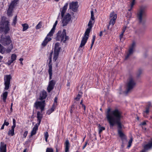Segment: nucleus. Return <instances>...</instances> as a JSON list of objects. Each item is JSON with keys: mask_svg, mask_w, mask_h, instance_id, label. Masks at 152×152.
Listing matches in <instances>:
<instances>
[{"mask_svg": "<svg viewBox=\"0 0 152 152\" xmlns=\"http://www.w3.org/2000/svg\"><path fill=\"white\" fill-rule=\"evenodd\" d=\"M106 117L110 126H113L117 124L118 126V134L122 141L126 140V138L124 134L122 132V128L120 119L122 117L121 113L118 110L115 109L110 111V109L107 110Z\"/></svg>", "mask_w": 152, "mask_h": 152, "instance_id": "f257e3e1", "label": "nucleus"}, {"mask_svg": "<svg viewBox=\"0 0 152 152\" xmlns=\"http://www.w3.org/2000/svg\"><path fill=\"white\" fill-rule=\"evenodd\" d=\"M91 19L89 22L88 24V27L87 28L86 31L84 36L83 37L79 47V49L82 48L83 47L86 43L87 40L88 39L89 35V34L90 32L91 29L93 26V25L94 22L93 21L94 20V14L93 10L91 12Z\"/></svg>", "mask_w": 152, "mask_h": 152, "instance_id": "f03ea898", "label": "nucleus"}, {"mask_svg": "<svg viewBox=\"0 0 152 152\" xmlns=\"http://www.w3.org/2000/svg\"><path fill=\"white\" fill-rule=\"evenodd\" d=\"M68 5V3H65L62 8L60 9V11L61 12V15L62 18V23L63 26H66L71 20V16L69 13H68L64 16V14L67 9Z\"/></svg>", "mask_w": 152, "mask_h": 152, "instance_id": "7ed1b4c3", "label": "nucleus"}, {"mask_svg": "<svg viewBox=\"0 0 152 152\" xmlns=\"http://www.w3.org/2000/svg\"><path fill=\"white\" fill-rule=\"evenodd\" d=\"M146 7L145 6H141L137 10V17L139 22H141L143 19L146 16Z\"/></svg>", "mask_w": 152, "mask_h": 152, "instance_id": "20e7f679", "label": "nucleus"}, {"mask_svg": "<svg viewBox=\"0 0 152 152\" xmlns=\"http://www.w3.org/2000/svg\"><path fill=\"white\" fill-rule=\"evenodd\" d=\"M136 83L133 77H130L127 80L126 84L125 93L127 94L131 91L134 87Z\"/></svg>", "mask_w": 152, "mask_h": 152, "instance_id": "39448f33", "label": "nucleus"}, {"mask_svg": "<svg viewBox=\"0 0 152 152\" xmlns=\"http://www.w3.org/2000/svg\"><path fill=\"white\" fill-rule=\"evenodd\" d=\"M69 39V37L66 36L65 30L64 29L62 31H59L56 34V40L57 41L65 43Z\"/></svg>", "mask_w": 152, "mask_h": 152, "instance_id": "423d86ee", "label": "nucleus"}, {"mask_svg": "<svg viewBox=\"0 0 152 152\" xmlns=\"http://www.w3.org/2000/svg\"><path fill=\"white\" fill-rule=\"evenodd\" d=\"M0 43L4 46H8L12 44L10 37L9 36H1L0 40Z\"/></svg>", "mask_w": 152, "mask_h": 152, "instance_id": "0eeeda50", "label": "nucleus"}, {"mask_svg": "<svg viewBox=\"0 0 152 152\" xmlns=\"http://www.w3.org/2000/svg\"><path fill=\"white\" fill-rule=\"evenodd\" d=\"M6 18L3 17H2V20L3 23V27L0 28V31L2 30L6 34L10 30L9 28V22L8 20H6L4 22H3V20H5Z\"/></svg>", "mask_w": 152, "mask_h": 152, "instance_id": "6e6552de", "label": "nucleus"}, {"mask_svg": "<svg viewBox=\"0 0 152 152\" xmlns=\"http://www.w3.org/2000/svg\"><path fill=\"white\" fill-rule=\"evenodd\" d=\"M13 48V44H11L6 49L0 44V53L2 54L9 53L11 52Z\"/></svg>", "mask_w": 152, "mask_h": 152, "instance_id": "1a4fd4ad", "label": "nucleus"}, {"mask_svg": "<svg viewBox=\"0 0 152 152\" xmlns=\"http://www.w3.org/2000/svg\"><path fill=\"white\" fill-rule=\"evenodd\" d=\"M59 43H56L55 44L54 47V52L53 57V60L56 61L58 57L59 52L61 48Z\"/></svg>", "mask_w": 152, "mask_h": 152, "instance_id": "9d476101", "label": "nucleus"}, {"mask_svg": "<svg viewBox=\"0 0 152 152\" xmlns=\"http://www.w3.org/2000/svg\"><path fill=\"white\" fill-rule=\"evenodd\" d=\"M11 77L10 75H6L4 76V85H5L4 89L7 90L9 89L10 84V81Z\"/></svg>", "mask_w": 152, "mask_h": 152, "instance_id": "9b49d317", "label": "nucleus"}, {"mask_svg": "<svg viewBox=\"0 0 152 152\" xmlns=\"http://www.w3.org/2000/svg\"><path fill=\"white\" fill-rule=\"evenodd\" d=\"M117 18V15L114 12H113L110 14V21L109 23L110 25L113 26L114 25Z\"/></svg>", "mask_w": 152, "mask_h": 152, "instance_id": "f8f14e48", "label": "nucleus"}, {"mask_svg": "<svg viewBox=\"0 0 152 152\" xmlns=\"http://www.w3.org/2000/svg\"><path fill=\"white\" fill-rule=\"evenodd\" d=\"M45 101H37L35 103L34 106L36 109H40L41 111H42L43 110L45 107Z\"/></svg>", "mask_w": 152, "mask_h": 152, "instance_id": "ddd939ff", "label": "nucleus"}, {"mask_svg": "<svg viewBox=\"0 0 152 152\" xmlns=\"http://www.w3.org/2000/svg\"><path fill=\"white\" fill-rule=\"evenodd\" d=\"M135 43L134 42H133L129 50L127 53L125 59H127L133 53L134 48L135 46Z\"/></svg>", "mask_w": 152, "mask_h": 152, "instance_id": "4468645a", "label": "nucleus"}, {"mask_svg": "<svg viewBox=\"0 0 152 152\" xmlns=\"http://www.w3.org/2000/svg\"><path fill=\"white\" fill-rule=\"evenodd\" d=\"M55 84V81L53 80L49 82L48 86L47 88L48 92H50L53 89Z\"/></svg>", "mask_w": 152, "mask_h": 152, "instance_id": "2eb2a0df", "label": "nucleus"}, {"mask_svg": "<svg viewBox=\"0 0 152 152\" xmlns=\"http://www.w3.org/2000/svg\"><path fill=\"white\" fill-rule=\"evenodd\" d=\"M69 9L74 12H76L78 8L77 2H72L69 4Z\"/></svg>", "mask_w": 152, "mask_h": 152, "instance_id": "dca6fc26", "label": "nucleus"}, {"mask_svg": "<svg viewBox=\"0 0 152 152\" xmlns=\"http://www.w3.org/2000/svg\"><path fill=\"white\" fill-rule=\"evenodd\" d=\"M53 35H48V34H47V37H46L44 40L43 42L42 45L43 46H45L47 44L48 42L51 40V38L50 37Z\"/></svg>", "mask_w": 152, "mask_h": 152, "instance_id": "f3484780", "label": "nucleus"}, {"mask_svg": "<svg viewBox=\"0 0 152 152\" xmlns=\"http://www.w3.org/2000/svg\"><path fill=\"white\" fill-rule=\"evenodd\" d=\"M51 58L50 59V61L48 64L49 69L48 70V73L49 75V79L51 80L52 78V64H51Z\"/></svg>", "mask_w": 152, "mask_h": 152, "instance_id": "a211bd4d", "label": "nucleus"}, {"mask_svg": "<svg viewBox=\"0 0 152 152\" xmlns=\"http://www.w3.org/2000/svg\"><path fill=\"white\" fill-rule=\"evenodd\" d=\"M6 145L3 142H1L0 146V152H6Z\"/></svg>", "mask_w": 152, "mask_h": 152, "instance_id": "6ab92c4d", "label": "nucleus"}, {"mask_svg": "<svg viewBox=\"0 0 152 152\" xmlns=\"http://www.w3.org/2000/svg\"><path fill=\"white\" fill-rule=\"evenodd\" d=\"M17 56L15 54H13L11 56V59L8 61L7 63L8 65H10L16 59Z\"/></svg>", "mask_w": 152, "mask_h": 152, "instance_id": "aec40b11", "label": "nucleus"}, {"mask_svg": "<svg viewBox=\"0 0 152 152\" xmlns=\"http://www.w3.org/2000/svg\"><path fill=\"white\" fill-rule=\"evenodd\" d=\"M39 125H38L37 124H36L33 128L32 131L31 132V135L30 137H32L33 135L35 134L37 132V131L38 129V126Z\"/></svg>", "mask_w": 152, "mask_h": 152, "instance_id": "412c9836", "label": "nucleus"}, {"mask_svg": "<svg viewBox=\"0 0 152 152\" xmlns=\"http://www.w3.org/2000/svg\"><path fill=\"white\" fill-rule=\"evenodd\" d=\"M58 23V21L56 20L55 21V23L54 24L53 27L50 32L48 33V35H53V34L54 33L55 30L56 26Z\"/></svg>", "mask_w": 152, "mask_h": 152, "instance_id": "4be33fe9", "label": "nucleus"}, {"mask_svg": "<svg viewBox=\"0 0 152 152\" xmlns=\"http://www.w3.org/2000/svg\"><path fill=\"white\" fill-rule=\"evenodd\" d=\"M47 96V92L43 91L41 92L40 94L39 99L41 100L45 99Z\"/></svg>", "mask_w": 152, "mask_h": 152, "instance_id": "5701e85b", "label": "nucleus"}, {"mask_svg": "<svg viewBox=\"0 0 152 152\" xmlns=\"http://www.w3.org/2000/svg\"><path fill=\"white\" fill-rule=\"evenodd\" d=\"M65 152H68L69 151L70 147V145L69 141L68 140H66L65 144Z\"/></svg>", "mask_w": 152, "mask_h": 152, "instance_id": "b1692460", "label": "nucleus"}, {"mask_svg": "<svg viewBox=\"0 0 152 152\" xmlns=\"http://www.w3.org/2000/svg\"><path fill=\"white\" fill-rule=\"evenodd\" d=\"M37 121L38 122V123L37 124H38V125H39L42 118V115L40 114L39 112H37Z\"/></svg>", "mask_w": 152, "mask_h": 152, "instance_id": "393cba45", "label": "nucleus"}, {"mask_svg": "<svg viewBox=\"0 0 152 152\" xmlns=\"http://www.w3.org/2000/svg\"><path fill=\"white\" fill-rule=\"evenodd\" d=\"M13 8L9 6V8L7 10V14L8 16L11 17L12 16V12Z\"/></svg>", "mask_w": 152, "mask_h": 152, "instance_id": "a878e982", "label": "nucleus"}, {"mask_svg": "<svg viewBox=\"0 0 152 152\" xmlns=\"http://www.w3.org/2000/svg\"><path fill=\"white\" fill-rule=\"evenodd\" d=\"M8 95V92L7 91H5L2 93L1 97L4 102L6 101V99Z\"/></svg>", "mask_w": 152, "mask_h": 152, "instance_id": "bb28decb", "label": "nucleus"}, {"mask_svg": "<svg viewBox=\"0 0 152 152\" xmlns=\"http://www.w3.org/2000/svg\"><path fill=\"white\" fill-rule=\"evenodd\" d=\"M152 147V139L151 141L148 144L144 146V148L145 150H148L150 148Z\"/></svg>", "mask_w": 152, "mask_h": 152, "instance_id": "cd10ccee", "label": "nucleus"}, {"mask_svg": "<svg viewBox=\"0 0 152 152\" xmlns=\"http://www.w3.org/2000/svg\"><path fill=\"white\" fill-rule=\"evenodd\" d=\"M18 2V0H13L10 4V5L9 6L13 8L15 6H16Z\"/></svg>", "mask_w": 152, "mask_h": 152, "instance_id": "c85d7f7f", "label": "nucleus"}, {"mask_svg": "<svg viewBox=\"0 0 152 152\" xmlns=\"http://www.w3.org/2000/svg\"><path fill=\"white\" fill-rule=\"evenodd\" d=\"M15 127L12 126L11 129L8 132V134L12 136L14 134V129Z\"/></svg>", "mask_w": 152, "mask_h": 152, "instance_id": "c756f323", "label": "nucleus"}, {"mask_svg": "<svg viewBox=\"0 0 152 152\" xmlns=\"http://www.w3.org/2000/svg\"><path fill=\"white\" fill-rule=\"evenodd\" d=\"M17 16H15L13 20V21L12 23V25L14 26H15L16 23L17 22Z\"/></svg>", "mask_w": 152, "mask_h": 152, "instance_id": "7c9ffc66", "label": "nucleus"}, {"mask_svg": "<svg viewBox=\"0 0 152 152\" xmlns=\"http://www.w3.org/2000/svg\"><path fill=\"white\" fill-rule=\"evenodd\" d=\"M98 129H99V133L100 134L103 131L105 130V128L104 127L101 126L100 124L98 125Z\"/></svg>", "mask_w": 152, "mask_h": 152, "instance_id": "2f4dec72", "label": "nucleus"}, {"mask_svg": "<svg viewBox=\"0 0 152 152\" xmlns=\"http://www.w3.org/2000/svg\"><path fill=\"white\" fill-rule=\"evenodd\" d=\"M22 26H23V31H25L26 30L28 27V25L27 24L24 23L22 24Z\"/></svg>", "mask_w": 152, "mask_h": 152, "instance_id": "473e14b6", "label": "nucleus"}, {"mask_svg": "<svg viewBox=\"0 0 152 152\" xmlns=\"http://www.w3.org/2000/svg\"><path fill=\"white\" fill-rule=\"evenodd\" d=\"M42 23L41 22H40L36 26V28L37 29L40 28L42 26Z\"/></svg>", "mask_w": 152, "mask_h": 152, "instance_id": "72a5a7b5", "label": "nucleus"}, {"mask_svg": "<svg viewBox=\"0 0 152 152\" xmlns=\"http://www.w3.org/2000/svg\"><path fill=\"white\" fill-rule=\"evenodd\" d=\"M142 70L141 69H139L137 73V76H139L142 73Z\"/></svg>", "mask_w": 152, "mask_h": 152, "instance_id": "f704fd0d", "label": "nucleus"}, {"mask_svg": "<svg viewBox=\"0 0 152 152\" xmlns=\"http://www.w3.org/2000/svg\"><path fill=\"white\" fill-rule=\"evenodd\" d=\"M58 98L57 97H55L54 99V102L53 105L54 106H56L57 105Z\"/></svg>", "mask_w": 152, "mask_h": 152, "instance_id": "c9c22d12", "label": "nucleus"}, {"mask_svg": "<svg viewBox=\"0 0 152 152\" xmlns=\"http://www.w3.org/2000/svg\"><path fill=\"white\" fill-rule=\"evenodd\" d=\"M124 33V32L122 31L119 36L120 40L121 42H122L124 40V39L123 38Z\"/></svg>", "mask_w": 152, "mask_h": 152, "instance_id": "e433bc0d", "label": "nucleus"}, {"mask_svg": "<svg viewBox=\"0 0 152 152\" xmlns=\"http://www.w3.org/2000/svg\"><path fill=\"white\" fill-rule=\"evenodd\" d=\"M82 95V94L81 93L78 94L77 97L75 98V99L77 101L79 100L81 97Z\"/></svg>", "mask_w": 152, "mask_h": 152, "instance_id": "4c0bfd02", "label": "nucleus"}, {"mask_svg": "<svg viewBox=\"0 0 152 152\" xmlns=\"http://www.w3.org/2000/svg\"><path fill=\"white\" fill-rule=\"evenodd\" d=\"M49 136L48 134V132H45L44 133V137L45 138V141H48V139Z\"/></svg>", "mask_w": 152, "mask_h": 152, "instance_id": "58836bf2", "label": "nucleus"}, {"mask_svg": "<svg viewBox=\"0 0 152 152\" xmlns=\"http://www.w3.org/2000/svg\"><path fill=\"white\" fill-rule=\"evenodd\" d=\"M46 152H53V151L51 148H47Z\"/></svg>", "mask_w": 152, "mask_h": 152, "instance_id": "ea45409f", "label": "nucleus"}, {"mask_svg": "<svg viewBox=\"0 0 152 152\" xmlns=\"http://www.w3.org/2000/svg\"><path fill=\"white\" fill-rule=\"evenodd\" d=\"M132 138H131L130 140L129 141V145H128L127 147L129 148L131 145L132 143Z\"/></svg>", "mask_w": 152, "mask_h": 152, "instance_id": "a19ab883", "label": "nucleus"}, {"mask_svg": "<svg viewBox=\"0 0 152 152\" xmlns=\"http://www.w3.org/2000/svg\"><path fill=\"white\" fill-rule=\"evenodd\" d=\"M135 0H132L130 4V7H133L135 3Z\"/></svg>", "mask_w": 152, "mask_h": 152, "instance_id": "79ce46f5", "label": "nucleus"}, {"mask_svg": "<svg viewBox=\"0 0 152 152\" xmlns=\"http://www.w3.org/2000/svg\"><path fill=\"white\" fill-rule=\"evenodd\" d=\"M13 125L12 126L15 127L16 126V121L15 119H13Z\"/></svg>", "mask_w": 152, "mask_h": 152, "instance_id": "37998d69", "label": "nucleus"}, {"mask_svg": "<svg viewBox=\"0 0 152 152\" xmlns=\"http://www.w3.org/2000/svg\"><path fill=\"white\" fill-rule=\"evenodd\" d=\"M149 112V108L148 107H146L145 109V110L144 111V113L147 114Z\"/></svg>", "mask_w": 152, "mask_h": 152, "instance_id": "c03bdc74", "label": "nucleus"}, {"mask_svg": "<svg viewBox=\"0 0 152 152\" xmlns=\"http://www.w3.org/2000/svg\"><path fill=\"white\" fill-rule=\"evenodd\" d=\"M28 133V132L27 131H26L24 134H23V137L24 138H25L27 135V134Z\"/></svg>", "mask_w": 152, "mask_h": 152, "instance_id": "a18cd8bd", "label": "nucleus"}, {"mask_svg": "<svg viewBox=\"0 0 152 152\" xmlns=\"http://www.w3.org/2000/svg\"><path fill=\"white\" fill-rule=\"evenodd\" d=\"M96 39V36L95 35H94L93 36V39H92V43H94V41Z\"/></svg>", "mask_w": 152, "mask_h": 152, "instance_id": "49530a36", "label": "nucleus"}, {"mask_svg": "<svg viewBox=\"0 0 152 152\" xmlns=\"http://www.w3.org/2000/svg\"><path fill=\"white\" fill-rule=\"evenodd\" d=\"M3 124H4V126L6 125L7 126H8L9 124V123L8 122H6V120H5Z\"/></svg>", "mask_w": 152, "mask_h": 152, "instance_id": "de8ad7c7", "label": "nucleus"}, {"mask_svg": "<svg viewBox=\"0 0 152 152\" xmlns=\"http://www.w3.org/2000/svg\"><path fill=\"white\" fill-rule=\"evenodd\" d=\"M53 111H52L51 110H48L47 112V113L48 114V115H50V114H51V113H52Z\"/></svg>", "mask_w": 152, "mask_h": 152, "instance_id": "09e8293b", "label": "nucleus"}, {"mask_svg": "<svg viewBox=\"0 0 152 152\" xmlns=\"http://www.w3.org/2000/svg\"><path fill=\"white\" fill-rule=\"evenodd\" d=\"M56 106H54L53 105L52 107L50 109L52 111H53L54 110Z\"/></svg>", "mask_w": 152, "mask_h": 152, "instance_id": "8fccbe9b", "label": "nucleus"}, {"mask_svg": "<svg viewBox=\"0 0 152 152\" xmlns=\"http://www.w3.org/2000/svg\"><path fill=\"white\" fill-rule=\"evenodd\" d=\"M74 108V106L73 105H72L71 107V109H70V112L71 113H72L73 110Z\"/></svg>", "mask_w": 152, "mask_h": 152, "instance_id": "3c124183", "label": "nucleus"}, {"mask_svg": "<svg viewBox=\"0 0 152 152\" xmlns=\"http://www.w3.org/2000/svg\"><path fill=\"white\" fill-rule=\"evenodd\" d=\"M87 143H88L87 142H85V144L84 145H83V149H84L86 147V146L87 145Z\"/></svg>", "mask_w": 152, "mask_h": 152, "instance_id": "603ef678", "label": "nucleus"}, {"mask_svg": "<svg viewBox=\"0 0 152 152\" xmlns=\"http://www.w3.org/2000/svg\"><path fill=\"white\" fill-rule=\"evenodd\" d=\"M101 31L100 32V33L99 34V35L100 37H102L103 35V33L104 31Z\"/></svg>", "mask_w": 152, "mask_h": 152, "instance_id": "864d4df0", "label": "nucleus"}, {"mask_svg": "<svg viewBox=\"0 0 152 152\" xmlns=\"http://www.w3.org/2000/svg\"><path fill=\"white\" fill-rule=\"evenodd\" d=\"M132 16V13L131 12H130L129 13H128L127 16H128L129 17H131Z\"/></svg>", "mask_w": 152, "mask_h": 152, "instance_id": "5fc2aeb1", "label": "nucleus"}, {"mask_svg": "<svg viewBox=\"0 0 152 152\" xmlns=\"http://www.w3.org/2000/svg\"><path fill=\"white\" fill-rule=\"evenodd\" d=\"M82 107L83 108L84 110H86V106L85 105H84L83 104H82Z\"/></svg>", "mask_w": 152, "mask_h": 152, "instance_id": "6e6d98bb", "label": "nucleus"}, {"mask_svg": "<svg viewBox=\"0 0 152 152\" xmlns=\"http://www.w3.org/2000/svg\"><path fill=\"white\" fill-rule=\"evenodd\" d=\"M146 122H143L141 124L142 125H145L146 124Z\"/></svg>", "mask_w": 152, "mask_h": 152, "instance_id": "4d7b16f0", "label": "nucleus"}, {"mask_svg": "<svg viewBox=\"0 0 152 152\" xmlns=\"http://www.w3.org/2000/svg\"><path fill=\"white\" fill-rule=\"evenodd\" d=\"M4 124H3L1 128V129H4Z\"/></svg>", "mask_w": 152, "mask_h": 152, "instance_id": "13d9d810", "label": "nucleus"}, {"mask_svg": "<svg viewBox=\"0 0 152 152\" xmlns=\"http://www.w3.org/2000/svg\"><path fill=\"white\" fill-rule=\"evenodd\" d=\"M126 27H125L123 29V30H122V31L123 32H124L126 29Z\"/></svg>", "mask_w": 152, "mask_h": 152, "instance_id": "bf43d9fd", "label": "nucleus"}, {"mask_svg": "<svg viewBox=\"0 0 152 152\" xmlns=\"http://www.w3.org/2000/svg\"><path fill=\"white\" fill-rule=\"evenodd\" d=\"M2 58H3V57L2 56H0V62L1 61Z\"/></svg>", "mask_w": 152, "mask_h": 152, "instance_id": "052dcab7", "label": "nucleus"}, {"mask_svg": "<svg viewBox=\"0 0 152 152\" xmlns=\"http://www.w3.org/2000/svg\"><path fill=\"white\" fill-rule=\"evenodd\" d=\"M70 85V83L69 82H68L67 84V86H69Z\"/></svg>", "mask_w": 152, "mask_h": 152, "instance_id": "680f3d73", "label": "nucleus"}, {"mask_svg": "<svg viewBox=\"0 0 152 152\" xmlns=\"http://www.w3.org/2000/svg\"><path fill=\"white\" fill-rule=\"evenodd\" d=\"M131 7L130 8V9H129L128 10V11H130L132 9V8H133V7Z\"/></svg>", "mask_w": 152, "mask_h": 152, "instance_id": "e2e57ef3", "label": "nucleus"}, {"mask_svg": "<svg viewBox=\"0 0 152 152\" xmlns=\"http://www.w3.org/2000/svg\"><path fill=\"white\" fill-rule=\"evenodd\" d=\"M19 60H20V61H23V58H20L19 59Z\"/></svg>", "mask_w": 152, "mask_h": 152, "instance_id": "0e129e2a", "label": "nucleus"}, {"mask_svg": "<svg viewBox=\"0 0 152 152\" xmlns=\"http://www.w3.org/2000/svg\"><path fill=\"white\" fill-rule=\"evenodd\" d=\"M94 43H92H92L91 44V48H92V46H93V44H94Z\"/></svg>", "mask_w": 152, "mask_h": 152, "instance_id": "69168bd1", "label": "nucleus"}, {"mask_svg": "<svg viewBox=\"0 0 152 152\" xmlns=\"http://www.w3.org/2000/svg\"><path fill=\"white\" fill-rule=\"evenodd\" d=\"M83 100H81V102H80V104H81V105H82V104H83L82 103V102H83Z\"/></svg>", "mask_w": 152, "mask_h": 152, "instance_id": "338daca9", "label": "nucleus"}, {"mask_svg": "<svg viewBox=\"0 0 152 152\" xmlns=\"http://www.w3.org/2000/svg\"><path fill=\"white\" fill-rule=\"evenodd\" d=\"M26 149H25L24 150V151H23V152H26Z\"/></svg>", "mask_w": 152, "mask_h": 152, "instance_id": "774afa93", "label": "nucleus"}]
</instances>
